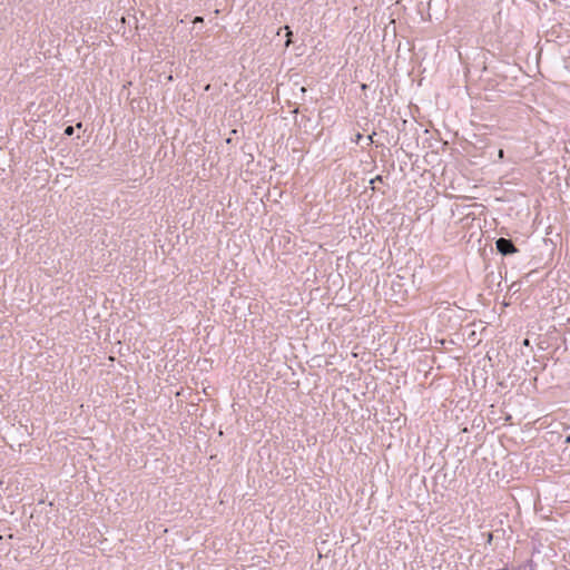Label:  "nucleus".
Instances as JSON below:
<instances>
[{
  "mask_svg": "<svg viewBox=\"0 0 570 570\" xmlns=\"http://www.w3.org/2000/svg\"><path fill=\"white\" fill-rule=\"evenodd\" d=\"M497 249L503 254V255H508V254H512V253H515L517 252V248L515 246L513 245V243L510 240V239H507V238H499L497 240Z\"/></svg>",
  "mask_w": 570,
  "mask_h": 570,
  "instance_id": "1",
  "label": "nucleus"
},
{
  "mask_svg": "<svg viewBox=\"0 0 570 570\" xmlns=\"http://www.w3.org/2000/svg\"><path fill=\"white\" fill-rule=\"evenodd\" d=\"M284 29L286 30V38H287V40L285 42V47H289V45L292 43V36H293V33H292L291 29L287 26Z\"/></svg>",
  "mask_w": 570,
  "mask_h": 570,
  "instance_id": "2",
  "label": "nucleus"
},
{
  "mask_svg": "<svg viewBox=\"0 0 570 570\" xmlns=\"http://www.w3.org/2000/svg\"><path fill=\"white\" fill-rule=\"evenodd\" d=\"M75 131V128L72 126H68L66 129H65V135L66 136H71Z\"/></svg>",
  "mask_w": 570,
  "mask_h": 570,
  "instance_id": "3",
  "label": "nucleus"
},
{
  "mask_svg": "<svg viewBox=\"0 0 570 570\" xmlns=\"http://www.w3.org/2000/svg\"><path fill=\"white\" fill-rule=\"evenodd\" d=\"M193 22L194 23H202V22H204V19H203V17H196Z\"/></svg>",
  "mask_w": 570,
  "mask_h": 570,
  "instance_id": "4",
  "label": "nucleus"
},
{
  "mask_svg": "<svg viewBox=\"0 0 570 570\" xmlns=\"http://www.w3.org/2000/svg\"><path fill=\"white\" fill-rule=\"evenodd\" d=\"M498 154H499V157L502 158L503 157V150L502 149H499L498 150Z\"/></svg>",
  "mask_w": 570,
  "mask_h": 570,
  "instance_id": "5",
  "label": "nucleus"
},
{
  "mask_svg": "<svg viewBox=\"0 0 570 570\" xmlns=\"http://www.w3.org/2000/svg\"><path fill=\"white\" fill-rule=\"evenodd\" d=\"M492 540V533L488 534V541L490 542Z\"/></svg>",
  "mask_w": 570,
  "mask_h": 570,
  "instance_id": "6",
  "label": "nucleus"
},
{
  "mask_svg": "<svg viewBox=\"0 0 570 570\" xmlns=\"http://www.w3.org/2000/svg\"><path fill=\"white\" fill-rule=\"evenodd\" d=\"M518 570H531V569H527V567H524V568H519Z\"/></svg>",
  "mask_w": 570,
  "mask_h": 570,
  "instance_id": "7",
  "label": "nucleus"
}]
</instances>
